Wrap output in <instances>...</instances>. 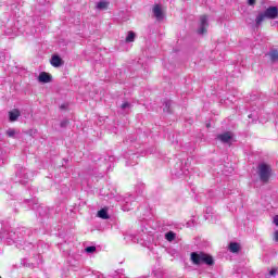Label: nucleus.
I'll list each match as a JSON object with an SVG mask.
<instances>
[{
	"label": "nucleus",
	"mask_w": 278,
	"mask_h": 278,
	"mask_svg": "<svg viewBox=\"0 0 278 278\" xmlns=\"http://www.w3.org/2000/svg\"><path fill=\"white\" fill-rule=\"evenodd\" d=\"M188 168L184 167V162L181 161L177 162L172 169V175L177 178L184 177V175H188Z\"/></svg>",
	"instance_id": "obj_6"
},
{
	"label": "nucleus",
	"mask_w": 278,
	"mask_h": 278,
	"mask_svg": "<svg viewBox=\"0 0 278 278\" xmlns=\"http://www.w3.org/2000/svg\"><path fill=\"white\" fill-rule=\"evenodd\" d=\"M277 275V267H274L269 270L268 274L265 275V278L276 277Z\"/></svg>",
	"instance_id": "obj_21"
},
{
	"label": "nucleus",
	"mask_w": 278,
	"mask_h": 278,
	"mask_svg": "<svg viewBox=\"0 0 278 278\" xmlns=\"http://www.w3.org/2000/svg\"><path fill=\"white\" fill-rule=\"evenodd\" d=\"M207 25H210L207 23V15H202L200 16V27L198 29V34L200 36H203V34H206L207 31Z\"/></svg>",
	"instance_id": "obj_7"
},
{
	"label": "nucleus",
	"mask_w": 278,
	"mask_h": 278,
	"mask_svg": "<svg viewBox=\"0 0 278 278\" xmlns=\"http://www.w3.org/2000/svg\"><path fill=\"white\" fill-rule=\"evenodd\" d=\"M269 58H270L271 62H278V51L271 50L269 52Z\"/></svg>",
	"instance_id": "obj_19"
},
{
	"label": "nucleus",
	"mask_w": 278,
	"mask_h": 278,
	"mask_svg": "<svg viewBox=\"0 0 278 278\" xmlns=\"http://www.w3.org/2000/svg\"><path fill=\"white\" fill-rule=\"evenodd\" d=\"M170 105H173V102L170 100L165 101L163 112L170 114Z\"/></svg>",
	"instance_id": "obj_17"
},
{
	"label": "nucleus",
	"mask_w": 278,
	"mask_h": 278,
	"mask_svg": "<svg viewBox=\"0 0 278 278\" xmlns=\"http://www.w3.org/2000/svg\"><path fill=\"white\" fill-rule=\"evenodd\" d=\"M68 126V119H64L61 122V127H67Z\"/></svg>",
	"instance_id": "obj_27"
},
{
	"label": "nucleus",
	"mask_w": 278,
	"mask_h": 278,
	"mask_svg": "<svg viewBox=\"0 0 278 278\" xmlns=\"http://www.w3.org/2000/svg\"><path fill=\"white\" fill-rule=\"evenodd\" d=\"M116 201L121 203L122 210L124 212H129L130 210H134V205L136 204V200L131 194L125 197L118 195L116 198Z\"/></svg>",
	"instance_id": "obj_4"
},
{
	"label": "nucleus",
	"mask_w": 278,
	"mask_h": 278,
	"mask_svg": "<svg viewBox=\"0 0 278 278\" xmlns=\"http://www.w3.org/2000/svg\"><path fill=\"white\" fill-rule=\"evenodd\" d=\"M86 253H94L97 251V247L90 245L85 249Z\"/></svg>",
	"instance_id": "obj_25"
},
{
	"label": "nucleus",
	"mask_w": 278,
	"mask_h": 278,
	"mask_svg": "<svg viewBox=\"0 0 278 278\" xmlns=\"http://www.w3.org/2000/svg\"><path fill=\"white\" fill-rule=\"evenodd\" d=\"M256 0H248V5H251L252 8L255 5Z\"/></svg>",
	"instance_id": "obj_28"
},
{
	"label": "nucleus",
	"mask_w": 278,
	"mask_h": 278,
	"mask_svg": "<svg viewBox=\"0 0 278 278\" xmlns=\"http://www.w3.org/2000/svg\"><path fill=\"white\" fill-rule=\"evenodd\" d=\"M136 40V33L134 31H128V35L126 37V42H134Z\"/></svg>",
	"instance_id": "obj_18"
},
{
	"label": "nucleus",
	"mask_w": 278,
	"mask_h": 278,
	"mask_svg": "<svg viewBox=\"0 0 278 278\" xmlns=\"http://www.w3.org/2000/svg\"><path fill=\"white\" fill-rule=\"evenodd\" d=\"M134 157H138V156L136 154H134L132 160H134Z\"/></svg>",
	"instance_id": "obj_33"
},
{
	"label": "nucleus",
	"mask_w": 278,
	"mask_h": 278,
	"mask_svg": "<svg viewBox=\"0 0 278 278\" xmlns=\"http://www.w3.org/2000/svg\"><path fill=\"white\" fill-rule=\"evenodd\" d=\"M7 136H9V138H14V136H16V130L10 128L7 130Z\"/></svg>",
	"instance_id": "obj_22"
},
{
	"label": "nucleus",
	"mask_w": 278,
	"mask_h": 278,
	"mask_svg": "<svg viewBox=\"0 0 278 278\" xmlns=\"http://www.w3.org/2000/svg\"><path fill=\"white\" fill-rule=\"evenodd\" d=\"M98 218H102V220H108V218H110V215L108 214V210L106 208H101L98 212Z\"/></svg>",
	"instance_id": "obj_14"
},
{
	"label": "nucleus",
	"mask_w": 278,
	"mask_h": 278,
	"mask_svg": "<svg viewBox=\"0 0 278 278\" xmlns=\"http://www.w3.org/2000/svg\"><path fill=\"white\" fill-rule=\"evenodd\" d=\"M16 184H22V186H25L27 181H29V175L27 174V168L23 166H17V170L15 173Z\"/></svg>",
	"instance_id": "obj_5"
},
{
	"label": "nucleus",
	"mask_w": 278,
	"mask_h": 278,
	"mask_svg": "<svg viewBox=\"0 0 278 278\" xmlns=\"http://www.w3.org/2000/svg\"><path fill=\"white\" fill-rule=\"evenodd\" d=\"M126 165L127 166H134V164L129 163V162H126Z\"/></svg>",
	"instance_id": "obj_32"
},
{
	"label": "nucleus",
	"mask_w": 278,
	"mask_h": 278,
	"mask_svg": "<svg viewBox=\"0 0 278 278\" xmlns=\"http://www.w3.org/2000/svg\"><path fill=\"white\" fill-rule=\"evenodd\" d=\"M25 203H28L29 205H31V203H34V200H26Z\"/></svg>",
	"instance_id": "obj_30"
},
{
	"label": "nucleus",
	"mask_w": 278,
	"mask_h": 278,
	"mask_svg": "<svg viewBox=\"0 0 278 278\" xmlns=\"http://www.w3.org/2000/svg\"><path fill=\"white\" fill-rule=\"evenodd\" d=\"M217 138H218V140H220L224 143L231 142V139L233 138V132L226 131L222 135H218Z\"/></svg>",
	"instance_id": "obj_11"
},
{
	"label": "nucleus",
	"mask_w": 278,
	"mask_h": 278,
	"mask_svg": "<svg viewBox=\"0 0 278 278\" xmlns=\"http://www.w3.org/2000/svg\"><path fill=\"white\" fill-rule=\"evenodd\" d=\"M114 160H115V157L114 156H109V159H108V162H106V164H108V170H110V168H112V162H114Z\"/></svg>",
	"instance_id": "obj_24"
},
{
	"label": "nucleus",
	"mask_w": 278,
	"mask_h": 278,
	"mask_svg": "<svg viewBox=\"0 0 278 278\" xmlns=\"http://www.w3.org/2000/svg\"><path fill=\"white\" fill-rule=\"evenodd\" d=\"M8 244H12L13 242H16V238H13L12 235H10V238H5Z\"/></svg>",
	"instance_id": "obj_26"
},
{
	"label": "nucleus",
	"mask_w": 278,
	"mask_h": 278,
	"mask_svg": "<svg viewBox=\"0 0 278 278\" xmlns=\"http://www.w3.org/2000/svg\"><path fill=\"white\" fill-rule=\"evenodd\" d=\"M121 110H131V103H129V102H124V103L121 105Z\"/></svg>",
	"instance_id": "obj_23"
},
{
	"label": "nucleus",
	"mask_w": 278,
	"mask_h": 278,
	"mask_svg": "<svg viewBox=\"0 0 278 278\" xmlns=\"http://www.w3.org/2000/svg\"><path fill=\"white\" fill-rule=\"evenodd\" d=\"M175 238H176V235L173 231H168L165 233V239L167 240V242H173Z\"/></svg>",
	"instance_id": "obj_20"
},
{
	"label": "nucleus",
	"mask_w": 278,
	"mask_h": 278,
	"mask_svg": "<svg viewBox=\"0 0 278 278\" xmlns=\"http://www.w3.org/2000/svg\"><path fill=\"white\" fill-rule=\"evenodd\" d=\"M108 5H110V2L108 1H100L97 3L98 10H108Z\"/></svg>",
	"instance_id": "obj_16"
},
{
	"label": "nucleus",
	"mask_w": 278,
	"mask_h": 278,
	"mask_svg": "<svg viewBox=\"0 0 278 278\" xmlns=\"http://www.w3.org/2000/svg\"><path fill=\"white\" fill-rule=\"evenodd\" d=\"M38 81L40 84H49L51 81V75L47 72H41L38 76Z\"/></svg>",
	"instance_id": "obj_12"
},
{
	"label": "nucleus",
	"mask_w": 278,
	"mask_h": 278,
	"mask_svg": "<svg viewBox=\"0 0 278 278\" xmlns=\"http://www.w3.org/2000/svg\"><path fill=\"white\" fill-rule=\"evenodd\" d=\"M61 110H66V104H61Z\"/></svg>",
	"instance_id": "obj_31"
},
{
	"label": "nucleus",
	"mask_w": 278,
	"mask_h": 278,
	"mask_svg": "<svg viewBox=\"0 0 278 278\" xmlns=\"http://www.w3.org/2000/svg\"><path fill=\"white\" fill-rule=\"evenodd\" d=\"M274 224L278 227V215L274 216Z\"/></svg>",
	"instance_id": "obj_29"
},
{
	"label": "nucleus",
	"mask_w": 278,
	"mask_h": 278,
	"mask_svg": "<svg viewBox=\"0 0 278 278\" xmlns=\"http://www.w3.org/2000/svg\"><path fill=\"white\" fill-rule=\"evenodd\" d=\"M152 12L156 21H164V11H162V7L160 4H155Z\"/></svg>",
	"instance_id": "obj_8"
},
{
	"label": "nucleus",
	"mask_w": 278,
	"mask_h": 278,
	"mask_svg": "<svg viewBox=\"0 0 278 278\" xmlns=\"http://www.w3.org/2000/svg\"><path fill=\"white\" fill-rule=\"evenodd\" d=\"M50 64L51 66H54V68H60V66L64 64V61L62 60V58H60V55L54 54L51 58Z\"/></svg>",
	"instance_id": "obj_9"
},
{
	"label": "nucleus",
	"mask_w": 278,
	"mask_h": 278,
	"mask_svg": "<svg viewBox=\"0 0 278 278\" xmlns=\"http://www.w3.org/2000/svg\"><path fill=\"white\" fill-rule=\"evenodd\" d=\"M278 17V8L277 7H268L264 12H260L255 18L256 27H260L262 23H264L265 18L269 21H275Z\"/></svg>",
	"instance_id": "obj_1"
},
{
	"label": "nucleus",
	"mask_w": 278,
	"mask_h": 278,
	"mask_svg": "<svg viewBox=\"0 0 278 278\" xmlns=\"http://www.w3.org/2000/svg\"><path fill=\"white\" fill-rule=\"evenodd\" d=\"M33 210H36V213L39 216H47V214H49V208H47V206L33 204Z\"/></svg>",
	"instance_id": "obj_10"
},
{
	"label": "nucleus",
	"mask_w": 278,
	"mask_h": 278,
	"mask_svg": "<svg viewBox=\"0 0 278 278\" xmlns=\"http://www.w3.org/2000/svg\"><path fill=\"white\" fill-rule=\"evenodd\" d=\"M20 116H21V111H18V109H14L13 111L9 112V121L11 123H14L15 121H18Z\"/></svg>",
	"instance_id": "obj_13"
},
{
	"label": "nucleus",
	"mask_w": 278,
	"mask_h": 278,
	"mask_svg": "<svg viewBox=\"0 0 278 278\" xmlns=\"http://www.w3.org/2000/svg\"><path fill=\"white\" fill-rule=\"evenodd\" d=\"M229 251L231 253H238V251H240V244L239 243H236V242H231L229 244Z\"/></svg>",
	"instance_id": "obj_15"
},
{
	"label": "nucleus",
	"mask_w": 278,
	"mask_h": 278,
	"mask_svg": "<svg viewBox=\"0 0 278 278\" xmlns=\"http://www.w3.org/2000/svg\"><path fill=\"white\" fill-rule=\"evenodd\" d=\"M256 173L262 184H268L270 175H273V168L266 163H260L256 167Z\"/></svg>",
	"instance_id": "obj_2"
},
{
	"label": "nucleus",
	"mask_w": 278,
	"mask_h": 278,
	"mask_svg": "<svg viewBox=\"0 0 278 278\" xmlns=\"http://www.w3.org/2000/svg\"><path fill=\"white\" fill-rule=\"evenodd\" d=\"M191 261L193 264H206L207 266H214V258L210 254L203 252L191 253Z\"/></svg>",
	"instance_id": "obj_3"
}]
</instances>
